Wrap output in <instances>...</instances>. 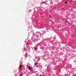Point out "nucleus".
I'll return each instance as SVG.
<instances>
[{
	"label": "nucleus",
	"instance_id": "nucleus-1",
	"mask_svg": "<svg viewBox=\"0 0 76 76\" xmlns=\"http://www.w3.org/2000/svg\"><path fill=\"white\" fill-rule=\"evenodd\" d=\"M22 66H23V65H20L19 66V69H20V68H21V67H22Z\"/></svg>",
	"mask_w": 76,
	"mask_h": 76
},
{
	"label": "nucleus",
	"instance_id": "nucleus-2",
	"mask_svg": "<svg viewBox=\"0 0 76 76\" xmlns=\"http://www.w3.org/2000/svg\"><path fill=\"white\" fill-rule=\"evenodd\" d=\"M37 64H38L37 63H35L34 65H35V66H37Z\"/></svg>",
	"mask_w": 76,
	"mask_h": 76
},
{
	"label": "nucleus",
	"instance_id": "nucleus-3",
	"mask_svg": "<svg viewBox=\"0 0 76 76\" xmlns=\"http://www.w3.org/2000/svg\"><path fill=\"white\" fill-rule=\"evenodd\" d=\"M67 1H65V2H64V4H67Z\"/></svg>",
	"mask_w": 76,
	"mask_h": 76
},
{
	"label": "nucleus",
	"instance_id": "nucleus-4",
	"mask_svg": "<svg viewBox=\"0 0 76 76\" xmlns=\"http://www.w3.org/2000/svg\"><path fill=\"white\" fill-rule=\"evenodd\" d=\"M31 69V68L30 67H28V69Z\"/></svg>",
	"mask_w": 76,
	"mask_h": 76
},
{
	"label": "nucleus",
	"instance_id": "nucleus-5",
	"mask_svg": "<svg viewBox=\"0 0 76 76\" xmlns=\"http://www.w3.org/2000/svg\"><path fill=\"white\" fill-rule=\"evenodd\" d=\"M37 48H35V50H37Z\"/></svg>",
	"mask_w": 76,
	"mask_h": 76
},
{
	"label": "nucleus",
	"instance_id": "nucleus-6",
	"mask_svg": "<svg viewBox=\"0 0 76 76\" xmlns=\"http://www.w3.org/2000/svg\"><path fill=\"white\" fill-rule=\"evenodd\" d=\"M49 17L51 18V15H49Z\"/></svg>",
	"mask_w": 76,
	"mask_h": 76
},
{
	"label": "nucleus",
	"instance_id": "nucleus-7",
	"mask_svg": "<svg viewBox=\"0 0 76 76\" xmlns=\"http://www.w3.org/2000/svg\"><path fill=\"white\" fill-rule=\"evenodd\" d=\"M65 23H67V22H66V21H65Z\"/></svg>",
	"mask_w": 76,
	"mask_h": 76
},
{
	"label": "nucleus",
	"instance_id": "nucleus-8",
	"mask_svg": "<svg viewBox=\"0 0 76 76\" xmlns=\"http://www.w3.org/2000/svg\"><path fill=\"white\" fill-rule=\"evenodd\" d=\"M26 56H25L26 57Z\"/></svg>",
	"mask_w": 76,
	"mask_h": 76
},
{
	"label": "nucleus",
	"instance_id": "nucleus-9",
	"mask_svg": "<svg viewBox=\"0 0 76 76\" xmlns=\"http://www.w3.org/2000/svg\"><path fill=\"white\" fill-rule=\"evenodd\" d=\"M27 44H28V43H27Z\"/></svg>",
	"mask_w": 76,
	"mask_h": 76
}]
</instances>
